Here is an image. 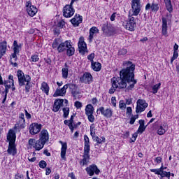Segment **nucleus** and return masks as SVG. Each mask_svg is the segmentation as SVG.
Returning a JSON list of instances; mask_svg holds the SVG:
<instances>
[{"label":"nucleus","mask_w":179,"mask_h":179,"mask_svg":"<svg viewBox=\"0 0 179 179\" xmlns=\"http://www.w3.org/2000/svg\"><path fill=\"white\" fill-rule=\"evenodd\" d=\"M124 66H127L126 69H123L120 72V77H113L111 79L112 87L109 90V94H113L115 92L117 89H126L128 83L129 85L127 87L128 90H132L136 85V80H135V64H132V62H124Z\"/></svg>","instance_id":"1"},{"label":"nucleus","mask_w":179,"mask_h":179,"mask_svg":"<svg viewBox=\"0 0 179 179\" xmlns=\"http://www.w3.org/2000/svg\"><path fill=\"white\" fill-rule=\"evenodd\" d=\"M7 141L9 142L7 152L8 155L15 156L17 152L16 151V145H15V142H16V133H15L13 129L9 130L7 135Z\"/></svg>","instance_id":"2"},{"label":"nucleus","mask_w":179,"mask_h":179,"mask_svg":"<svg viewBox=\"0 0 179 179\" xmlns=\"http://www.w3.org/2000/svg\"><path fill=\"white\" fill-rule=\"evenodd\" d=\"M85 140V146H84V153L83 155V160L80 162L81 166H85L89 163V159H90V141L89 140V137L87 135L84 136Z\"/></svg>","instance_id":"3"},{"label":"nucleus","mask_w":179,"mask_h":179,"mask_svg":"<svg viewBox=\"0 0 179 179\" xmlns=\"http://www.w3.org/2000/svg\"><path fill=\"white\" fill-rule=\"evenodd\" d=\"M122 24L127 30H129L130 31H134V30H135L136 22H135V17L131 15V13H129L128 20L124 21Z\"/></svg>","instance_id":"4"},{"label":"nucleus","mask_w":179,"mask_h":179,"mask_svg":"<svg viewBox=\"0 0 179 179\" xmlns=\"http://www.w3.org/2000/svg\"><path fill=\"white\" fill-rule=\"evenodd\" d=\"M142 6L141 5V0H131V10L129 11L130 16H138L141 13Z\"/></svg>","instance_id":"5"},{"label":"nucleus","mask_w":179,"mask_h":179,"mask_svg":"<svg viewBox=\"0 0 179 179\" xmlns=\"http://www.w3.org/2000/svg\"><path fill=\"white\" fill-rule=\"evenodd\" d=\"M17 76L18 78L20 86H24L26 83H30V80H31V78H30V76H24V73H23V71L20 70H18V71L17 72Z\"/></svg>","instance_id":"6"},{"label":"nucleus","mask_w":179,"mask_h":179,"mask_svg":"<svg viewBox=\"0 0 179 179\" xmlns=\"http://www.w3.org/2000/svg\"><path fill=\"white\" fill-rule=\"evenodd\" d=\"M69 43L68 41L59 43L55 40L52 43V48H57L58 52H64L69 47Z\"/></svg>","instance_id":"7"},{"label":"nucleus","mask_w":179,"mask_h":179,"mask_svg":"<svg viewBox=\"0 0 179 179\" xmlns=\"http://www.w3.org/2000/svg\"><path fill=\"white\" fill-rule=\"evenodd\" d=\"M45 145V143H43L40 139L36 141L34 138H30L29 140V145L32 146L36 150H41Z\"/></svg>","instance_id":"8"},{"label":"nucleus","mask_w":179,"mask_h":179,"mask_svg":"<svg viewBox=\"0 0 179 179\" xmlns=\"http://www.w3.org/2000/svg\"><path fill=\"white\" fill-rule=\"evenodd\" d=\"M75 15V9L72 4L66 5L63 8V15L64 17H72Z\"/></svg>","instance_id":"9"},{"label":"nucleus","mask_w":179,"mask_h":179,"mask_svg":"<svg viewBox=\"0 0 179 179\" xmlns=\"http://www.w3.org/2000/svg\"><path fill=\"white\" fill-rule=\"evenodd\" d=\"M43 125L38 123H32L29 125V131L31 135H37L41 131Z\"/></svg>","instance_id":"10"},{"label":"nucleus","mask_w":179,"mask_h":179,"mask_svg":"<svg viewBox=\"0 0 179 179\" xmlns=\"http://www.w3.org/2000/svg\"><path fill=\"white\" fill-rule=\"evenodd\" d=\"M68 87L71 90L74 89L75 85L73 84H66L62 89H57L54 96H65L66 90Z\"/></svg>","instance_id":"11"},{"label":"nucleus","mask_w":179,"mask_h":179,"mask_svg":"<svg viewBox=\"0 0 179 179\" xmlns=\"http://www.w3.org/2000/svg\"><path fill=\"white\" fill-rule=\"evenodd\" d=\"M136 113L138 114L139 113L143 112L144 110H146L148 104L146 103L145 99H138L136 102Z\"/></svg>","instance_id":"12"},{"label":"nucleus","mask_w":179,"mask_h":179,"mask_svg":"<svg viewBox=\"0 0 179 179\" xmlns=\"http://www.w3.org/2000/svg\"><path fill=\"white\" fill-rule=\"evenodd\" d=\"M78 51L82 55H85V53L87 51V45L85 42V38L81 36L78 42Z\"/></svg>","instance_id":"13"},{"label":"nucleus","mask_w":179,"mask_h":179,"mask_svg":"<svg viewBox=\"0 0 179 179\" xmlns=\"http://www.w3.org/2000/svg\"><path fill=\"white\" fill-rule=\"evenodd\" d=\"M27 12L28 15L31 17H33L37 13V8L36 6L31 5V1L26 2Z\"/></svg>","instance_id":"14"},{"label":"nucleus","mask_w":179,"mask_h":179,"mask_svg":"<svg viewBox=\"0 0 179 179\" xmlns=\"http://www.w3.org/2000/svg\"><path fill=\"white\" fill-rule=\"evenodd\" d=\"M169 129V124L167 122H162L159 126L157 127V134L158 135H164Z\"/></svg>","instance_id":"15"},{"label":"nucleus","mask_w":179,"mask_h":179,"mask_svg":"<svg viewBox=\"0 0 179 179\" xmlns=\"http://www.w3.org/2000/svg\"><path fill=\"white\" fill-rule=\"evenodd\" d=\"M90 135L92 136L93 141L96 142V143H101L103 141L99 136H96V129L94 124H92L90 126Z\"/></svg>","instance_id":"16"},{"label":"nucleus","mask_w":179,"mask_h":179,"mask_svg":"<svg viewBox=\"0 0 179 179\" xmlns=\"http://www.w3.org/2000/svg\"><path fill=\"white\" fill-rule=\"evenodd\" d=\"M86 171L87 174L90 176V177L94 176V173L95 174H99V173H100V170L97 168V166L94 164L90 165L89 167H87Z\"/></svg>","instance_id":"17"},{"label":"nucleus","mask_w":179,"mask_h":179,"mask_svg":"<svg viewBox=\"0 0 179 179\" xmlns=\"http://www.w3.org/2000/svg\"><path fill=\"white\" fill-rule=\"evenodd\" d=\"M97 111H100L103 117H106V118H111L113 117V110L110 108L105 109L104 107H100Z\"/></svg>","instance_id":"18"},{"label":"nucleus","mask_w":179,"mask_h":179,"mask_svg":"<svg viewBox=\"0 0 179 179\" xmlns=\"http://www.w3.org/2000/svg\"><path fill=\"white\" fill-rule=\"evenodd\" d=\"M50 139V136L48 135V131L45 129H43L39 134V140L41 142L43 143H47Z\"/></svg>","instance_id":"19"},{"label":"nucleus","mask_w":179,"mask_h":179,"mask_svg":"<svg viewBox=\"0 0 179 179\" xmlns=\"http://www.w3.org/2000/svg\"><path fill=\"white\" fill-rule=\"evenodd\" d=\"M92 80H93V76H92L90 73H85L80 78V82L81 83H90Z\"/></svg>","instance_id":"20"},{"label":"nucleus","mask_w":179,"mask_h":179,"mask_svg":"<svg viewBox=\"0 0 179 179\" xmlns=\"http://www.w3.org/2000/svg\"><path fill=\"white\" fill-rule=\"evenodd\" d=\"M83 20V18L79 14H76L73 18L71 20V22L73 26H79L80 23H82Z\"/></svg>","instance_id":"21"},{"label":"nucleus","mask_w":179,"mask_h":179,"mask_svg":"<svg viewBox=\"0 0 179 179\" xmlns=\"http://www.w3.org/2000/svg\"><path fill=\"white\" fill-rule=\"evenodd\" d=\"M167 19L162 17V35L164 36V37H168L169 34L167 33Z\"/></svg>","instance_id":"22"},{"label":"nucleus","mask_w":179,"mask_h":179,"mask_svg":"<svg viewBox=\"0 0 179 179\" xmlns=\"http://www.w3.org/2000/svg\"><path fill=\"white\" fill-rule=\"evenodd\" d=\"M62 145L61 148V157L63 160H66V157H65L66 155V150L68 149V145L66 143H63L62 141H59Z\"/></svg>","instance_id":"23"},{"label":"nucleus","mask_w":179,"mask_h":179,"mask_svg":"<svg viewBox=\"0 0 179 179\" xmlns=\"http://www.w3.org/2000/svg\"><path fill=\"white\" fill-rule=\"evenodd\" d=\"M149 9H151L152 12H157V10H159V4L157 3H155V1H153L152 4L148 3L145 6V10H149Z\"/></svg>","instance_id":"24"},{"label":"nucleus","mask_w":179,"mask_h":179,"mask_svg":"<svg viewBox=\"0 0 179 179\" xmlns=\"http://www.w3.org/2000/svg\"><path fill=\"white\" fill-rule=\"evenodd\" d=\"M97 33H99V29H97V27H92L90 29V35L88 37V40L90 43H92V41H93V38L94 37V34H97Z\"/></svg>","instance_id":"25"},{"label":"nucleus","mask_w":179,"mask_h":179,"mask_svg":"<svg viewBox=\"0 0 179 179\" xmlns=\"http://www.w3.org/2000/svg\"><path fill=\"white\" fill-rule=\"evenodd\" d=\"M64 104V100L63 99H58L54 103L53 109L52 110L55 113H57V111H59V108H61V106Z\"/></svg>","instance_id":"26"},{"label":"nucleus","mask_w":179,"mask_h":179,"mask_svg":"<svg viewBox=\"0 0 179 179\" xmlns=\"http://www.w3.org/2000/svg\"><path fill=\"white\" fill-rule=\"evenodd\" d=\"M14 80H13V76L10 75L8 76V80L4 82V86L5 87H7L8 89H10L12 86H14Z\"/></svg>","instance_id":"27"},{"label":"nucleus","mask_w":179,"mask_h":179,"mask_svg":"<svg viewBox=\"0 0 179 179\" xmlns=\"http://www.w3.org/2000/svg\"><path fill=\"white\" fill-rule=\"evenodd\" d=\"M25 121H26L25 120L19 119L18 122H17V124H15L14 127V129H23V128H24L26 125Z\"/></svg>","instance_id":"28"},{"label":"nucleus","mask_w":179,"mask_h":179,"mask_svg":"<svg viewBox=\"0 0 179 179\" xmlns=\"http://www.w3.org/2000/svg\"><path fill=\"white\" fill-rule=\"evenodd\" d=\"M91 68L93 71H95V72H99V71H101V64L97 62H94L93 63H91Z\"/></svg>","instance_id":"29"},{"label":"nucleus","mask_w":179,"mask_h":179,"mask_svg":"<svg viewBox=\"0 0 179 179\" xmlns=\"http://www.w3.org/2000/svg\"><path fill=\"white\" fill-rule=\"evenodd\" d=\"M7 43L6 41H3L0 43V52H1V57L4 55V54L6 52V45Z\"/></svg>","instance_id":"30"},{"label":"nucleus","mask_w":179,"mask_h":179,"mask_svg":"<svg viewBox=\"0 0 179 179\" xmlns=\"http://www.w3.org/2000/svg\"><path fill=\"white\" fill-rule=\"evenodd\" d=\"M41 89L42 91L44 92V93H45V94H47V96H48V92H50V87L48 86V84H47V83H42Z\"/></svg>","instance_id":"31"},{"label":"nucleus","mask_w":179,"mask_h":179,"mask_svg":"<svg viewBox=\"0 0 179 179\" xmlns=\"http://www.w3.org/2000/svg\"><path fill=\"white\" fill-rule=\"evenodd\" d=\"M68 57H72L75 54V48L72 47V45L69 43V47L66 49Z\"/></svg>","instance_id":"32"},{"label":"nucleus","mask_w":179,"mask_h":179,"mask_svg":"<svg viewBox=\"0 0 179 179\" xmlns=\"http://www.w3.org/2000/svg\"><path fill=\"white\" fill-rule=\"evenodd\" d=\"M62 72L64 79H66V78H68V72H69V69L66 64H65V67L62 69Z\"/></svg>","instance_id":"33"},{"label":"nucleus","mask_w":179,"mask_h":179,"mask_svg":"<svg viewBox=\"0 0 179 179\" xmlns=\"http://www.w3.org/2000/svg\"><path fill=\"white\" fill-rule=\"evenodd\" d=\"M93 111H94L93 106H92L91 104H89L86 106L85 113L87 115L93 114Z\"/></svg>","instance_id":"34"},{"label":"nucleus","mask_w":179,"mask_h":179,"mask_svg":"<svg viewBox=\"0 0 179 179\" xmlns=\"http://www.w3.org/2000/svg\"><path fill=\"white\" fill-rule=\"evenodd\" d=\"M164 2H165V5H166L167 10H169V12H172L173 11V7L171 6V1L164 0Z\"/></svg>","instance_id":"35"},{"label":"nucleus","mask_w":179,"mask_h":179,"mask_svg":"<svg viewBox=\"0 0 179 179\" xmlns=\"http://www.w3.org/2000/svg\"><path fill=\"white\" fill-rule=\"evenodd\" d=\"M162 86V83H158V84H156L154 86H152V93L153 94H156V93H157L159 89H160V87Z\"/></svg>","instance_id":"36"},{"label":"nucleus","mask_w":179,"mask_h":179,"mask_svg":"<svg viewBox=\"0 0 179 179\" xmlns=\"http://www.w3.org/2000/svg\"><path fill=\"white\" fill-rule=\"evenodd\" d=\"M13 51L15 53L19 54V48H20V46L17 44V41H14L13 42Z\"/></svg>","instance_id":"37"},{"label":"nucleus","mask_w":179,"mask_h":179,"mask_svg":"<svg viewBox=\"0 0 179 179\" xmlns=\"http://www.w3.org/2000/svg\"><path fill=\"white\" fill-rule=\"evenodd\" d=\"M159 176H161V178H163L164 177H166L167 178H170V176H171V173L164 171L160 173Z\"/></svg>","instance_id":"38"},{"label":"nucleus","mask_w":179,"mask_h":179,"mask_svg":"<svg viewBox=\"0 0 179 179\" xmlns=\"http://www.w3.org/2000/svg\"><path fill=\"white\" fill-rule=\"evenodd\" d=\"M71 93L75 99H79V97H80V95H79L80 92L78 90H72Z\"/></svg>","instance_id":"39"},{"label":"nucleus","mask_w":179,"mask_h":179,"mask_svg":"<svg viewBox=\"0 0 179 179\" xmlns=\"http://www.w3.org/2000/svg\"><path fill=\"white\" fill-rule=\"evenodd\" d=\"M106 30H107V32H106L107 34H111V33H114V31H115V29L111 25H108Z\"/></svg>","instance_id":"40"},{"label":"nucleus","mask_w":179,"mask_h":179,"mask_svg":"<svg viewBox=\"0 0 179 179\" xmlns=\"http://www.w3.org/2000/svg\"><path fill=\"white\" fill-rule=\"evenodd\" d=\"M178 58V51H174L173 52V55L171 59V64H173L174 62V60L177 59Z\"/></svg>","instance_id":"41"},{"label":"nucleus","mask_w":179,"mask_h":179,"mask_svg":"<svg viewBox=\"0 0 179 179\" xmlns=\"http://www.w3.org/2000/svg\"><path fill=\"white\" fill-rule=\"evenodd\" d=\"M63 113L64 118H68V115H69V108H64Z\"/></svg>","instance_id":"42"},{"label":"nucleus","mask_w":179,"mask_h":179,"mask_svg":"<svg viewBox=\"0 0 179 179\" xmlns=\"http://www.w3.org/2000/svg\"><path fill=\"white\" fill-rule=\"evenodd\" d=\"M40 57H38V55H34L31 57V62H38L39 61Z\"/></svg>","instance_id":"43"},{"label":"nucleus","mask_w":179,"mask_h":179,"mask_svg":"<svg viewBox=\"0 0 179 179\" xmlns=\"http://www.w3.org/2000/svg\"><path fill=\"white\" fill-rule=\"evenodd\" d=\"M39 167H41V169H45L47 167V162L44 160H41L39 162Z\"/></svg>","instance_id":"44"},{"label":"nucleus","mask_w":179,"mask_h":179,"mask_svg":"<svg viewBox=\"0 0 179 179\" xmlns=\"http://www.w3.org/2000/svg\"><path fill=\"white\" fill-rule=\"evenodd\" d=\"M151 173H155L157 176H160V173H162V169H150Z\"/></svg>","instance_id":"45"},{"label":"nucleus","mask_w":179,"mask_h":179,"mask_svg":"<svg viewBox=\"0 0 179 179\" xmlns=\"http://www.w3.org/2000/svg\"><path fill=\"white\" fill-rule=\"evenodd\" d=\"M145 129H146V126H139L137 132H138V134H143L145 132Z\"/></svg>","instance_id":"46"},{"label":"nucleus","mask_w":179,"mask_h":179,"mask_svg":"<svg viewBox=\"0 0 179 179\" xmlns=\"http://www.w3.org/2000/svg\"><path fill=\"white\" fill-rule=\"evenodd\" d=\"M87 59L90 61L91 64H93V62H94V61H93V59H94V53H91L90 55H88Z\"/></svg>","instance_id":"47"},{"label":"nucleus","mask_w":179,"mask_h":179,"mask_svg":"<svg viewBox=\"0 0 179 179\" xmlns=\"http://www.w3.org/2000/svg\"><path fill=\"white\" fill-rule=\"evenodd\" d=\"M64 26H65L64 20L59 21L57 24V27H59V29H64Z\"/></svg>","instance_id":"48"},{"label":"nucleus","mask_w":179,"mask_h":179,"mask_svg":"<svg viewBox=\"0 0 179 179\" xmlns=\"http://www.w3.org/2000/svg\"><path fill=\"white\" fill-rule=\"evenodd\" d=\"M90 122H94V116L93 114L87 115Z\"/></svg>","instance_id":"49"},{"label":"nucleus","mask_w":179,"mask_h":179,"mask_svg":"<svg viewBox=\"0 0 179 179\" xmlns=\"http://www.w3.org/2000/svg\"><path fill=\"white\" fill-rule=\"evenodd\" d=\"M111 103L113 107L117 106V99H115V96H113L111 99Z\"/></svg>","instance_id":"50"},{"label":"nucleus","mask_w":179,"mask_h":179,"mask_svg":"<svg viewBox=\"0 0 179 179\" xmlns=\"http://www.w3.org/2000/svg\"><path fill=\"white\" fill-rule=\"evenodd\" d=\"M127 52L128 51L127 50V49H121L119 50L120 55H125V54H127Z\"/></svg>","instance_id":"51"},{"label":"nucleus","mask_w":179,"mask_h":179,"mask_svg":"<svg viewBox=\"0 0 179 179\" xmlns=\"http://www.w3.org/2000/svg\"><path fill=\"white\" fill-rule=\"evenodd\" d=\"M74 106L78 109L82 108V103H80V101H76L74 103Z\"/></svg>","instance_id":"52"},{"label":"nucleus","mask_w":179,"mask_h":179,"mask_svg":"<svg viewBox=\"0 0 179 179\" xmlns=\"http://www.w3.org/2000/svg\"><path fill=\"white\" fill-rule=\"evenodd\" d=\"M68 125H69L71 132L73 133V129H75V128H76V125L73 126V124H72V123H69Z\"/></svg>","instance_id":"53"},{"label":"nucleus","mask_w":179,"mask_h":179,"mask_svg":"<svg viewBox=\"0 0 179 179\" xmlns=\"http://www.w3.org/2000/svg\"><path fill=\"white\" fill-rule=\"evenodd\" d=\"M117 17V13H113L112 15L110 16V20L111 22H114L115 20V17Z\"/></svg>","instance_id":"54"},{"label":"nucleus","mask_w":179,"mask_h":179,"mask_svg":"<svg viewBox=\"0 0 179 179\" xmlns=\"http://www.w3.org/2000/svg\"><path fill=\"white\" fill-rule=\"evenodd\" d=\"M25 111V117L28 119L30 120V118H31V115H30V113H29V112H27V110H24Z\"/></svg>","instance_id":"55"},{"label":"nucleus","mask_w":179,"mask_h":179,"mask_svg":"<svg viewBox=\"0 0 179 179\" xmlns=\"http://www.w3.org/2000/svg\"><path fill=\"white\" fill-rule=\"evenodd\" d=\"M17 54L19 53H15V52L12 54V58H13L14 61H17Z\"/></svg>","instance_id":"56"},{"label":"nucleus","mask_w":179,"mask_h":179,"mask_svg":"<svg viewBox=\"0 0 179 179\" xmlns=\"http://www.w3.org/2000/svg\"><path fill=\"white\" fill-rule=\"evenodd\" d=\"M125 103H124L122 101H120L119 107L120 108H125Z\"/></svg>","instance_id":"57"},{"label":"nucleus","mask_w":179,"mask_h":179,"mask_svg":"<svg viewBox=\"0 0 179 179\" xmlns=\"http://www.w3.org/2000/svg\"><path fill=\"white\" fill-rule=\"evenodd\" d=\"M29 83H25V90L28 93V92H30V85H29Z\"/></svg>","instance_id":"58"},{"label":"nucleus","mask_w":179,"mask_h":179,"mask_svg":"<svg viewBox=\"0 0 179 179\" xmlns=\"http://www.w3.org/2000/svg\"><path fill=\"white\" fill-rule=\"evenodd\" d=\"M68 179H75V175L73 173H69Z\"/></svg>","instance_id":"59"},{"label":"nucleus","mask_w":179,"mask_h":179,"mask_svg":"<svg viewBox=\"0 0 179 179\" xmlns=\"http://www.w3.org/2000/svg\"><path fill=\"white\" fill-rule=\"evenodd\" d=\"M134 139L131 140V142H135L136 141V138H138V133H134L133 134Z\"/></svg>","instance_id":"60"},{"label":"nucleus","mask_w":179,"mask_h":179,"mask_svg":"<svg viewBox=\"0 0 179 179\" xmlns=\"http://www.w3.org/2000/svg\"><path fill=\"white\" fill-rule=\"evenodd\" d=\"M162 157H156V159H155V162H157V163H158V164L162 163Z\"/></svg>","instance_id":"61"},{"label":"nucleus","mask_w":179,"mask_h":179,"mask_svg":"<svg viewBox=\"0 0 179 179\" xmlns=\"http://www.w3.org/2000/svg\"><path fill=\"white\" fill-rule=\"evenodd\" d=\"M107 27H108V25H103V27H102V31H103V33H107Z\"/></svg>","instance_id":"62"},{"label":"nucleus","mask_w":179,"mask_h":179,"mask_svg":"<svg viewBox=\"0 0 179 179\" xmlns=\"http://www.w3.org/2000/svg\"><path fill=\"white\" fill-rule=\"evenodd\" d=\"M45 174L46 176H50V174H51V169L50 168H46Z\"/></svg>","instance_id":"63"},{"label":"nucleus","mask_w":179,"mask_h":179,"mask_svg":"<svg viewBox=\"0 0 179 179\" xmlns=\"http://www.w3.org/2000/svg\"><path fill=\"white\" fill-rule=\"evenodd\" d=\"M132 103V99H126V104H131Z\"/></svg>","instance_id":"64"}]
</instances>
